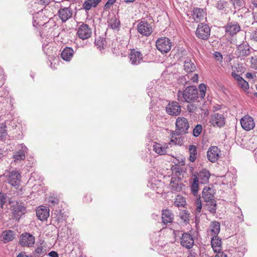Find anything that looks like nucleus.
<instances>
[{
  "label": "nucleus",
  "instance_id": "obj_62",
  "mask_svg": "<svg viewBox=\"0 0 257 257\" xmlns=\"http://www.w3.org/2000/svg\"><path fill=\"white\" fill-rule=\"evenodd\" d=\"M245 77L246 78H253V74L250 72H247L245 74Z\"/></svg>",
  "mask_w": 257,
  "mask_h": 257
},
{
  "label": "nucleus",
  "instance_id": "obj_13",
  "mask_svg": "<svg viewBox=\"0 0 257 257\" xmlns=\"http://www.w3.org/2000/svg\"><path fill=\"white\" fill-rule=\"evenodd\" d=\"M138 31L142 35H150L152 32V27L147 22L141 21L138 25Z\"/></svg>",
  "mask_w": 257,
  "mask_h": 257
},
{
  "label": "nucleus",
  "instance_id": "obj_38",
  "mask_svg": "<svg viewBox=\"0 0 257 257\" xmlns=\"http://www.w3.org/2000/svg\"><path fill=\"white\" fill-rule=\"evenodd\" d=\"M54 214L56 215V220L58 222H62L66 219L65 216L64 215L60 210H55Z\"/></svg>",
  "mask_w": 257,
  "mask_h": 257
},
{
  "label": "nucleus",
  "instance_id": "obj_51",
  "mask_svg": "<svg viewBox=\"0 0 257 257\" xmlns=\"http://www.w3.org/2000/svg\"><path fill=\"white\" fill-rule=\"evenodd\" d=\"M250 38L251 40L257 42V29L250 33Z\"/></svg>",
  "mask_w": 257,
  "mask_h": 257
},
{
  "label": "nucleus",
  "instance_id": "obj_46",
  "mask_svg": "<svg viewBox=\"0 0 257 257\" xmlns=\"http://www.w3.org/2000/svg\"><path fill=\"white\" fill-rule=\"evenodd\" d=\"M200 95L201 98H203L205 95V91L206 90V85L202 83L199 85V87Z\"/></svg>",
  "mask_w": 257,
  "mask_h": 257
},
{
  "label": "nucleus",
  "instance_id": "obj_57",
  "mask_svg": "<svg viewBox=\"0 0 257 257\" xmlns=\"http://www.w3.org/2000/svg\"><path fill=\"white\" fill-rule=\"evenodd\" d=\"M92 199L91 197L90 194H87L84 198V201L87 203L90 202L92 201Z\"/></svg>",
  "mask_w": 257,
  "mask_h": 257
},
{
  "label": "nucleus",
  "instance_id": "obj_6",
  "mask_svg": "<svg viewBox=\"0 0 257 257\" xmlns=\"http://www.w3.org/2000/svg\"><path fill=\"white\" fill-rule=\"evenodd\" d=\"M8 178V182L11 186L16 188L20 186L21 175L19 172L14 170L9 172Z\"/></svg>",
  "mask_w": 257,
  "mask_h": 257
},
{
  "label": "nucleus",
  "instance_id": "obj_30",
  "mask_svg": "<svg viewBox=\"0 0 257 257\" xmlns=\"http://www.w3.org/2000/svg\"><path fill=\"white\" fill-rule=\"evenodd\" d=\"M220 223L217 221H214L211 223L210 229L212 233V235H216L220 231Z\"/></svg>",
  "mask_w": 257,
  "mask_h": 257
},
{
  "label": "nucleus",
  "instance_id": "obj_42",
  "mask_svg": "<svg viewBox=\"0 0 257 257\" xmlns=\"http://www.w3.org/2000/svg\"><path fill=\"white\" fill-rule=\"evenodd\" d=\"M193 14L195 16L206 15L205 10L203 9L195 8L193 11Z\"/></svg>",
  "mask_w": 257,
  "mask_h": 257
},
{
  "label": "nucleus",
  "instance_id": "obj_21",
  "mask_svg": "<svg viewBox=\"0 0 257 257\" xmlns=\"http://www.w3.org/2000/svg\"><path fill=\"white\" fill-rule=\"evenodd\" d=\"M162 222L164 224L171 223L174 220V214L172 212L168 209H163L162 211Z\"/></svg>",
  "mask_w": 257,
  "mask_h": 257
},
{
  "label": "nucleus",
  "instance_id": "obj_45",
  "mask_svg": "<svg viewBox=\"0 0 257 257\" xmlns=\"http://www.w3.org/2000/svg\"><path fill=\"white\" fill-rule=\"evenodd\" d=\"M227 4V2L225 1H219L216 4V8L219 10H222Z\"/></svg>",
  "mask_w": 257,
  "mask_h": 257
},
{
  "label": "nucleus",
  "instance_id": "obj_2",
  "mask_svg": "<svg viewBox=\"0 0 257 257\" xmlns=\"http://www.w3.org/2000/svg\"><path fill=\"white\" fill-rule=\"evenodd\" d=\"M175 134L177 135L186 134L188 133L189 124L188 120L184 117H178L176 120Z\"/></svg>",
  "mask_w": 257,
  "mask_h": 257
},
{
  "label": "nucleus",
  "instance_id": "obj_48",
  "mask_svg": "<svg viewBox=\"0 0 257 257\" xmlns=\"http://www.w3.org/2000/svg\"><path fill=\"white\" fill-rule=\"evenodd\" d=\"M172 171L175 173L177 176L181 175L182 173V168L179 166H175Z\"/></svg>",
  "mask_w": 257,
  "mask_h": 257
},
{
  "label": "nucleus",
  "instance_id": "obj_1",
  "mask_svg": "<svg viewBox=\"0 0 257 257\" xmlns=\"http://www.w3.org/2000/svg\"><path fill=\"white\" fill-rule=\"evenodd\" d=\"M198 89L193 86H188L183 91H179L178 92V97L179 100L189 103L196 100L198 97Z\"/></svg>",
  "mask_w": 257,
  "mask_h": 257
},
{
  "label": "nucleus",
  "instance_id": "obj_59",
  "mask_svg": "<svg viewBox=\"0 0 257 257\" xmlns=\"http://www.w3.org/2000/svg\"><path fill=\"white\" fill-rule=\"evenodd\" d=\"M217 252V253L215 257H227V254L223 251H220Z\"/></svg>",
  "mask_w": 257,
  "mask_h": 257
},
{
  "label": "nucleus",
  "instance_id": "obj_49",
  "mask_svg": "<svg viewBox=\"0 0 257 257\" xmlns=\"http://www.w3.org/2000/svg\"><path fill=\"white\" fill-rule=\"evenodd\" d=\"M35 252L39 255L43 254L45 253V250L43 249V247L41 244L35 249Z\"/></svg>",
  "mask_w": 257,
  "mask_h": 257
},
{
  "label": "nucleus",
  "instance_id": "obj_54",
  "mask_svg": "<svg viewBox=\"0 0 257 257\" xmlns=\"http://www.w3.org/2000/svg\"><path fill=\"white\" fill-rule=\"evenodd\" d=\"M40 17H36V19L33 21V26L35 27H40L41 26H43L44 23H40L39 21Z\"/></svg>",
  "mask_w": 257,
  "mask_h": 257
},
{
  "label": "nucleus",
  "instance_id": "obj_19",
  "mask_svg": "<svg viewBox=\"0 0 257 257\" xmlns=\"http://www.w3.org/2000/svg\"><path fill=\"white\" fill-rule=\"evenodd\" d=\"M232 77L236 81L237 85L240 88L244 91L249 88L248 82L245 81L242 77L236 73L235 71L231 73Z\"/></svg>",
  "mask_w": 257,
  "mask_h": 257
},
{
  "label": "nucleus",
  "instance_id": "obj_8",
  "mask_svg": "<svg viewBox=\"0 0 257 257\" xmlns=\"http://www.w3.org/2000/svg\"><path fill=\"white\" fill-rule=\"evenodd\" d=\"M181 245L187 248H191L194 244V240L192 236L187 232L182 233L181 237H180Z\"/></svg>",
  "mask_w": 257,
  "mask_h": 257
},
{
  "label": "nucleus",
  "instance_id": "obj_9",
  "mask_svg": "<svg viewBox=\"0 0 257 257\" xmlns=\"http://www.w3.org/2000/svg\"><path fill=\"white\" fill-rule=\"evenodd\" d=\"M12 211L15 218L19 220L22 215L26 213V209L22 202L16 201L13 205Z\"/></svg>",
  "mask_w": 257,
  "mask_h": 257
},
{
  "label": "nucleus",
  "instance_id": "obj_35",
  "mask_svg": "<svg viewBox=\"0 0 257 257\" xmlns=\"http://www.w3.org/2000/svg\"><path fill=\"white\" fill-rule=\"evenodd\" d=\"M96 46L100 50H103L106 47V40L103 38L99 37L95 41Z\"/></svg>",
  "mask_w": 257,
  "mask_h": 257
},
{
  "label": "nucleus",
  "instance_id": "obj_18",
  "mask_svg": "<svg viewBox=\"0 0 257 257\" xmlns=\"http://www.w3.org/2000/svg\"><path fill=\"white\" fill-rule=\"evenodd\" d=\"M210 122L214 126L221 127L225 124V118L222 114L216 113L212 116Z\"/></svg>",
  "mask_w": 257,
  "mask_h": 257
},
{
  "label": "nucleus",
  "instance_id": "obj_27",
  "mask_svg": "<svg viewBox=\"0 0 257 257\" xmlns=\"http://www.w3.org/2000/svg\"><path fill=\"white\" fill-rule=\"evenodd\" d=\"M184 70L187 72H194L196 69V65L194 61L190 59H187L184 62Z\"/></svg>",
  "mask_w": 257,
  "mask_h": 257
},
{
  "label": "nucleus",
  "instance_id": "obj_61",
  "mask_svg": "<svg viewBox=\"0 0 257 257\" xmlns=\"http://www.w3.org/2000/svg\"><path fill=\"white\" fill-rule=\"evenodd\" d=\"M17 257H30L29 255H27L25 252L22 251L21 252Z\"/></svg>",
  "mask_w": 257,
  "mask_h": 257
},
{
  "label": "nucleus",
  "instance_id": "obj_14",
  "mask_svg": "<svg viewBox=\"0 0 257 257\" xmlns=\"http://www.w3.org/2000/svg\"><path fill=\"white\" fill-rule=\"evenodd\" d=\"M20 148L13 155V158L16 163H18L24 160L26 158V154L27 153L28 149L23 145L20 146Z\"/></svg>",
  "mask_w": 257,
  "mask_h": 257
},
{
  "label": "nucleus",
  "instance_id": "obj_12",
  "mask_svg": "<svg viewBox=\"0 0 257 257\" xmlns=\"http://www.w3.org/2000/svg\"><path fill=\"white\" fill-rule=\"evenodd\" d=\"M91 30L87 25H81L77 31V35L82 40L88 39L91 36Z\"/></svg>",
  "mask_w": 257,
  "mask_h": 257
},
{
  "label": "nucleus",
  "instance_id": "obj_34",
  "mask_svg": "<svg viewBox=\"0 0 257 257\" xmlns=\"http://www.w3.org/2000/svg\"><path fill=\"white\" fill-rule=\"evenodd\" d=\"M189 152H190L189 160L191 162H194L196 159V156H197L196 147L193 145H190L189 146Z\"/></svg>",
  "mask_w": 257,
  "mask_h": 257
},
{
  "label": "nucleus",
  "instance_id": "obj_58",
  "mask_svg": "<svg viewBox=\"0 0 257 257\" xmlns=\"http://www.w3.org/2000/svg\"><path fill=\"white\" fill-rule=\"evenodd\" d=\"M214 56L218 61L222 60V56L219 52H215Z\"/></svg>",
  "mask_w": 257,
  "mask_h": 257
},
{
  "label": "nucleus",
  "instance_id": "obj_31",
  "mask_svg": "<svg viewBox=\"0 0 257 257\" xmlns=\"http://www.w3.org/2000/svg\"><path fill=\"white\" fill-rule=\"evenodd\" d=\"M206 205L208 207V211L212 214L214 215L216 213L217 203L215 199L213 200L209 201V202H205Z\"/></svg>",
  "mask_w": 257,
  "mask_h": 257
},
{
  "label": "nucleus",
  "instance_id": "obj_33",
  "mask_svg": "<svg viewBox=\"0 0 257 257\" xmlns=\"http://www.w3.org/2000/svg\"><path fill=\"white\" fill-rule=\"evenodd\" d=\"M226 30L229 32L231 35L236 34L240 30L239 26L237 24H232L230 23L228 25Z\"/></svg>",
  "mask_w": 257,
  "mask_h": 257
},
{
  "label": "nucleus",
  "instance_id": "obj_22",
  "mask_svg": "<svg viewBox=\"0 0 257 257\" xmlns=\"http://www.w3.org/2000/svg\"><path fill=\"white\" fill-rule=\"evenodd\" d=\"M49 209L46 206H41L38 208L36 211V215L41 220H45L49 216Z\"/></svg>",
  "mask_w": 257,
  "mask_h": 257
},
{
  "label": "nucleus",
  "instance_id": "obj_60",
  "mask_svg": "<svg viewBox=\"0 0 257 257\" xmlns=\"http://www.w3.org/2000/svg\"><path fill=\"white\" fill-rule=\"evenodd\" d=\"M48 255L50 257H59L58 254L57 252L55 251H51L49 253Z\"/></svg>",
  "mask_w": 257,
  "mask_h": 257
},
{
  "label": "nucleus",
  "instance_id": "obj_50",
  "mask_svg": "<svg viewBox=\"0 0 257 257\" xmlns=\"http://www.w3.org/2000/svg\"><path fill=\"white\" fill-rule=\"evenodd\" d=\"M250 62L252 67L254 69H257V55L252 56Z\"/></svg>",
  "mask_w": 257,
  "mask_h": 257
},
{
  "label": "nucleus",
  "instance_id": "obj_53",
  "mask_svg": "<svg viewBox=\"0 0 257 257\" xmlns=\"http://www.w3.org/2000/svg\"><path fill=\"white\" fill-rule=\"evenodd\" d=\"M196 108H197V107L194 104H190L187 106V110L189 112H194L195 111V110L196 109Z\"/></svg>",
  "mask_w": 257,
  "mask_h": 257
},
{
  "label": "nucleus",
  "instance_id": "obj_3",
  "mask_svg": "<svg viewBox=\"0 0 257 257\" xmlns=\"http://www.w3.org/2000/svg\"><path fill=\"white\" fill-rule=\"evenodd\" d=\"M156 46L157 49L162 53H167L171 49L172 42L169 38L163 37L157 40Z\"/></svg>",
  "mask_w": 257,
  "mask_h": 257
},
{
  "label": "nucleus",
  "instance_id": "obj_40",
  "mask_svg": "<svg viewBox=\"0 0 257 257\" xmlns=\"http://www.w3.org/2000/svg\"><path fill=\"white\" fill-rule=\"evenodd\" d=\"M3 238L7 242L12 241L14 238L12 231H7L4 234Z\"/></svg>",
  "mask_w": 257,
  "mask_h": 257
},
{
  "label": "nucleus",
  "instance_id": "obj_5",
  "mask_svg": "<svg viewBox=\"0 0 257 257\" xmlns=\"http://www.w3.org/2000/svg\"><path fill=\"white\" fill-rule=\"evenodd\" d=\"M35 238L31 234L25 232L20 236V244L22 246L32 247L35 244Z\"/></svg>",
  "mask_w": 257,
  "mask_h": 257
},
{
  "label": "nucleus",
  "instance_id": "obj_7",
  "mask_svg": "<svg viewBox=\"0 0 257 257\" xmlns=\"http://www.w3.org/2000/svg\"><path fill=\"white\" fill-rule=\"evenodd\" d=\"M166 111L170 115L177 116L181 113V106L176 101L170 102L166 107Z\"/></svg>",
  "mask_w": 257,
  "mask_h": 257
},
{
  "label": "nucleus",
  "instance_id": "obj_17",
  "mask_svg": "<svg viewBox=\"0 0 257 257\" xmlns=\"http://www.w3.org/2000/svg\"><path fill=\"white\" fill-rule=\"evenodd\" d=\"M129 58L132 64L138 65L143 60V55L140 52L133 49L129 54Z\"/></svg>",
  "mask_w": 257,
  "mask_h": 257
},
{
  "label": "nucleus",
  "instance_id": "obj_16",
  "mask_svg": "<svg viewBox=\"0 0 257 257\" xmlns=\"http://www.w3.org/2000/svg\"><path fill=\"white\" fill-rule=\"evenodd\" d=\"M242 127L246 131H250L254 127V122L252 117L250 116H245L240 120Z\"/></svg>",
  "mask_w": 257,
  "mask_h": 257
},
{
  "label": "nucleus",
  "instance_id": "obj_52",
  "mask_svg": "<svg viewBox=\"0 0 257 257\" xmlns=\"http://www.w3.org/2000/svg\"><path fill=\"white\" fill-rule=\"evenodd\" d=\"M116 0H108L105 5L104 6V9H108L116 2Z\"/></svg>",
  "mask_w": 257,
  "mask_h": 257
},
{
  "label": "nucleus",
  "instance_id": "obj_26",
  "mask_svg": "<svg viewBox=\"0 0 257 257\" xmlns=\"http://www.w3.org/2000/svg\"><path fill=\"white\" fill-rule=\"evenodd\" d=\"M73 50L70 47H66L61 53L62 58L65 61H69L73 55Z\"/></svg>",
  "mask_w": 257,
  "mask_h": 257
},
{
  "label": "nucleus",
  "instance_id": "obj_4",
  "mask_svg": "<svg viewBox=\"0 0 257 257\" xmlns=\"http://www.w3.org/2000/svg\"><path fill=\"white\" fill-rule=\"evenodd\" d=\"M196 35L199 39H208L210 35V29L208 25L203 23L199 24L196 31Z\"/></svg>",
  "mask_w": 257,
  "mask_h": 257
},
{
  "label": "nucleus",
  "instance_id": "obj_44",
  "mask_svg": "<svg viewBox=\"0 0 257 257\" xmlns=\"http://www.w3.org/2000/svg\"><path fill=\"white\" fill-rule=\"evenodd\" d=\"M6 125L3 124H0V140L5 137L7 135Z\"/></svg>",
  "mask_w": 257,
  "mask_h": 257
},
{
  "label": "nucleus",
  "instance_id": "obj_36",
  "mask_svg": "<svg viewBox=\"0 0 257 257\" xmlns=\"http://www.w3.org/2000/svg\"><path fill=\"white\" fill-rule=\"evenodd\" d=\"M174 205L177 207H184L186 205V200L184 197L177 195L174 202Z\"/></svg>",
  "mask_w": 257,
  "mask_h": 257
},
{
  "label": "nucleus",
  "instance_id": "obj_23",
  "mask_svg": "<svg viewBox=\"0 0 257 257\" xmlns=\"http://www.w3.org/2000/svg\"><path fill=\"white\" fill-rule=\"evenodd\" d=\"M211 246L214 252L220 251L221 250V239L217 235H214L211 238Z\"/></svg>",
  "mask_w": 257,
  "mask_h": 257
},
{
  "label": "nucleus",
  "instance_id": "obj_41",
  "mask_svg": "<svg viewBox=\"0 0 257 257\" xmlns=\"http://www.w3.org/2000/svg\"><path fill=\"white\" fill-rule=\"evenodd\" d=\"M195 205L196 206L195 213H196V215H197L201 212V209L202 207V204L201 203L200 197L197 198L196 202H195Z\"/></svg>",
  "mask_w": 257,
  "mask_h": 257
},
{
  "label": "nucleus",
  "instance_id": "obj_55",
  "mask_svg": "<svg viewBox=\"0 0 257 257\" xmlns=\"http://www.w3.org/2000/svg\"><path fill=\"white\" fill-rule=\"evenodd\" d=\"M6 201L5 195L0 192V205L3 206Z\"/></svg>",
  "mask_w": 257,
  "mask_h": 257
},
{
  "label": "nucleus",
  "instance_id": "obj_64",
  "mask_svg": "<svg viewBox=\"0 0 257 257\" xmlns=\"http://www.w3.org/2000/svg\"><path fill=\"white\" fill-rule=\"evenodd\" d=\"M136 0H124V1L126 3H133L134 2V1H135Z\"/></svg>",
  "mask_w": 257,
  "mask_h": 257
},
{
  "label": "nucleus",
  "instance_id": "obj_24",
  "mask_svg": "<svg viewBox=\"0 0 257 257\" xmlns=\"http://www.w3.org/2000/svg\"><path fill=\"white\" fill-rule=\"evenodd\" d=\"M210 176V174L209 171L203 169L198 174L197 177L198 178V180H200L201 183L206 184L208 182Z\"/></svg>",
  "mask_w": 257,
  "mask_h": 257
},
{
  "label": "nucleus",
  "instance_id": "obj_43",
  "mask_svg": "<svg viewBox=\"0 0 257 257\" xmlns=\"http://www.w3.org/2000/svg\"><path fill=\"white\" fill-rule=\"evenodd\" d=\"M58 14L60 16H69L72 15L70 10L67 8L60 9L58 12Z\"/></svg>",
  "mask_w": 257,
  "mask_h": 257
},
{
  "label": "nucleus",
  "instance_id": "obj_20",
  "mask_svg": "<svg viewBox=\"0 0 257 257\" xmlns=\"http://www.w3.org/2000/svg\"><path fill=\"white\" fill-rule=\"evenodd\" d=\"M214 190L212 187H205L204 188L202 197L205 202H209L214 199Z\"/></svg>",
  "mask_w": 257,
  "mask_h": 257
},
{
  "label": "nucleus",
  "instance_id": "obj_32",
  "mask_svg": "<svg viewBox=\"0 0 257 257\" xmlns=\"http://www.w3.org/2000/svg\"><path fill=\"white\" fill-rule=\"evenodd\" d=\"M167 147H162L159 143H155L153 146L154 151L160 155H164L166 153V149Z\"/></svg>",
  "mask_w": 257,
  "mask_h": 257
},
{
  "label": "nucleus",
  "instance_id": "obj_47",
  "mask_svg": "<svg viewBox=\"0 0 257 257\" xmlns=\"http://www.w3.org/2000/svg\"><path fill=\"white\" fill-rule=\"evenodd\" d=\"M181 219L183 220L185 222H188L189 221V214L187 211H185L184 213L180 216Z\"/></svg>",
  "mask_w": 257,
  "mask_h": 257
},
{
  "label": "nucleus",
  "instance_id": "obj_39",
  "mask_svg": "<svg viewBox=\"0 0 257 257\" xmlns=\"http://www.w3.org/2000/svg\"><path fill=\"white\" fill-rule=\"evenodd\" d=\"M202 131V126L200 124H197L193 130L192 135L195 137H198Z\"/></svg>",
  "mask_w": 257,
  "mask_h": 257
},
{
  "label": "nucleus",
  "instance_id": "obj_25",
  "mask_svg": "<svg viewBox=\"0 0 257 257\" xmlns=\"http://www.w3.org/2000/svg\"><path fill=\"white\" fill-rule=\"evenodd\" d=\"M109 28L113 30H118L120 27V20L117 17H111L107 20Z\"/></svg>",
  "mask_w": 257,
  "mask_h": 257
},
{
  "label": "nucleus",
  "instance_id": "obj_15",
  "mask_svg": "<svg viewBox=\"0 0 257 257\" xmlns=\"http://www.w3.org/2000/svg\"><path fill=\"white\" fill-rule=\"evenodd\" d=\"M250 53L251 49L249 46L243 43L239 45L235 51V54L238 57L248 56Z\"/></svg>",
  "mask_w": 257,
  "mask_h": 257
},
{
  "label": "nucleus",
  "instance_id": "obj_56",
  "mask_svg": "<svg viewBox=\"0 0 257 257\" xmlns=\"http://www.w3.org/2000/svg\"><path fill=\"white\" fill-rule=\"evenodd\" d=\"M58 203V199L57 198H53L52 199L49 200V204L50 206L55 205Z\"/></svg>",
  "mask_w": 257,
  "mask_h": 257
},
{
  "label": "nucleus",
  "instance_id": "obj_29",
  "mask_svg": "<svg viewBox=\"0 0 257 257\" xmlns=\"http://www.w3.org/2000/svg\"><path fill=\"white\" fill-rule=\"evenodd\" d=\"M101 0H87L84 3L83 8L86 10H89L92 8L96 7Z\"/></svg>",
  "mask_w": 257,
  "mask_h": 257
},
{
  "label": "nucleus",
  "instance_id": "obj_37",
  "mask_svg": "<svg viewBox=\"0 0 257 257\" xmlns=\"http://www.w3.org/2000/svg\"><path fill=\"white\" fill-rule=\"evenodd\" d=\"M234 9L239 10L245 6V3L244 0H229Z\"/></svg>",
  "mask_w": 257,
  "mask_h": 257
},
{
  "label": "nucleus",
  "instance_id": "obj_63",
  "mask_svg": "<svg viewBox=\"0 0 257 257\" xmlns=\"http://www.w3.org/2000/svg\"><path fill=\"white\" fill-rule=\"evenodd\" d=\"M70 17H60V19L63 22L66 21Z\"/></svg>",
  "mask_w": 257,
  "mask_h": 257
},
{
  "label": "nucleus",
  "instance_id": "obj_28",
  "mask_svg": "<svg viewBox=\"0 0 257 257\" xmlns=\"http://www.w3.org/2000/svg\"><path fill=\"white\" fill-rule=\"evenodd\" d=\"M199 181L197 176L196 175H193V181L191 182V190L192 193L196 195H197L198 191Z\"/></svg>",
  "mask_w": 257,
  "mask_h": 257
},
{
  "label": "nucleus",
  "instance_id": "obj_11",
  "mask_svg": "<svg viewBox=\"0 0 257 257\" xmlns=\"http://www.w3.org/2000/svg\"><path fill=\"white\" fill-rule=\"evenodd\" d=\"M184 185L181 182V178L172 177L170 183V187L172 193H176L181 191Z\"/></svg>",
  "mask_w": 257,
  "mask_h": 257
},
{
  "label": "nucleus",
  "instance_id": "obj_10",
  "mask_svg": "<svg viewBox=\"0 0 257 257\" xmlns=\"http://www.w3.org/2000/svg\"><path fill=\"white\" fill-rule=\"evenodd\" d=\"M220 151L216 146H212L209 148L207 152V157L208 160L214 163L218 160L220 157Z\"/></svg>",
  "mask_w": 257,
  "mask_h": 257
}]
</instances>
